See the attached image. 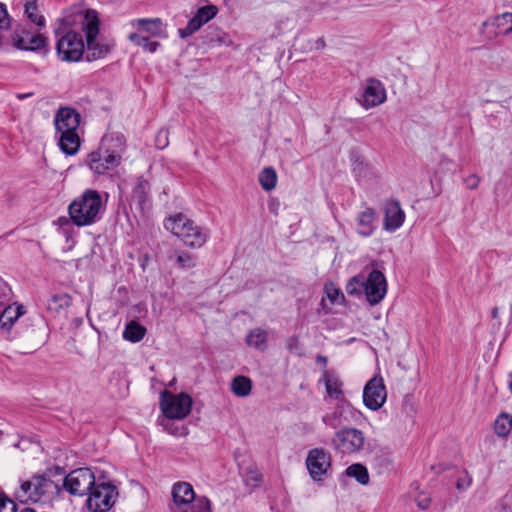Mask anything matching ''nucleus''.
<instances>
[{"instance_id":"f257e3e1","label":"nucleus","mask_w":512,"mask_h":512,"mask_svg":"<svg viewBox=\"0 0 512 512\" xmlns=\"http://www.w3.org/2000/svg\"><path fill=\"white\" fill-rule=\"evenodd\" d=\"M72 16L58 18L53 24L56 54L60 61L78 63L84 60L85 41L81 32L74 29Z\"/></svg>"},{"instance_id":"f03ea898","label":"nucleus","mask_w":512,"mask_h":512,"mask_svg":"<svg viewBox=\"0 0 512 512\" xmlns=\"http://www.w3.org/2000/svg\"><path fill=\"white\" fill-rule=\"evenodd\" d=\"M105 212V205L97 190L86 189L68 206V214L72 225L77 227L91 226L100 221Z\"/></svg>"},{"instance_id":"7ed1b4c3","label":"nucleus","mask_w":512,"mask_h":512,"mask_svg":"<svg viewBox=\"0 0 512 512\" xmlns=\"http://www.w3.org/2000/svg\"><path fill=\"white\" fill-rule=\"evenodd\" d=\"M81 17L82 31L85 34L84 60L93 62L104 59L112 50L113 45L98 40L100 19L95 10L88 9Z\"/></svg>"},{"instance_id":"20e7f679","label":"nucleus","mask_w":512,"mask_h":512,"mask_svg":"<svg viewBox=\"0 0 512 512\" xmlns=\"http://www.w3.org/2000/svg\"><path fill=\"white\" fill-rule=\"evenodd\" d=\"M164 227L190 248L202 247L209 238V230L194 223L183 213L170 215L164 220Z\"/></svg>"},{"instance_id":"39448f33","label":"nucleus","mask_w":512,"mask_h":512,"mask_svg":"<svg viewBox=\"0 0 512 512\" xmlns=\"http://www.w3.org/2000/svg\"><path fill=\"white\" fill-rule=\"evenodd\" d=\"M104 478V476L97 478L93 489L87 495L86 507L90 512L109 511L119 496L118 488Z\"/></svg>"},{"instance_id":"423d86ee","label":"nucleus","mask_w":512,"mask_h":512,"mask_svg":"<svg viewBox=\"0 0 512 512\" xmlns=\"http://www.w3.org/2000/svg\"><path fill=\"white\" fill-rule=\"evenodd\" d=\"M192 404L191 396L185 392L174 395L165 390L161 393L160 408L169 421L186 418L191 412Z\"/></svg>"},{"instance_id":"0eeeda50","label":"nucleus","mask_w":512,"mask_h":512,"mask_svg":"<svg viewBox=\"0 0 512 512\" xmlns=\"http://www.w3.org/2000/svg\"><path fill=\"white\" fill-rule=\"evenodd\" d=\"M97 480L90 468L83 467L71 471L65 475L62 488L73 496H87Z\"/></svg>"},{"instance_id":"6e6552de","label":"nucleus","mask_w":512,"mask_h":512,"mask_svg":"<svg viewBox=\"0 0 512 512\" xmlns=\"http://www.w3.org/2000/svg\"><path fill=\"white\" fill-rule=\"evenodd\" d=\"M65 470L62 467L55 466L48 469L44 474L33 476V491L28 499L32 502H38L43 498H48L60 492V486L51 479V476H63Z\"/></svg>"},{"instance_id":"1a4fd4ad","label":"nucleus","mask_w":512,"mask_h":512,"mask_svg":"<svg viewBox=\"0 0 512 512\" xmlns=\"http://www.w3.org/2000/svg\"><path fill=\"white\" fill-rule=\"evenodd\" d=\"M365 443L364 433L356 428H341L333 439L334 448L343 454L359 452Z\"/></svg>"},{"instance_id":"9d476101","label":"nucleus","mask_w":512,"mask_h":512,"mask_svg":"<svg viewBox=\"0 0 512 512\" xmlns=\"http://www.w3.org/2000/svg\"><path fill=\"white\" fill-rule=\"evenodd\" d=\"M331 454L323 448H314L308 452L306 466L314 481H322L331 469Z\"/></svg>"},{"instance_id":"9b49d317","label":"nucleus","mask_w":512,"mask_h":512,"mask_svg":"<svg viewBox=\"0 0 512 512\" xmlns=\"http://www.w3.org/2000/svg\"><path fill=\"white\" fill-rule=\"evenodd\" d=\"M387 391L384 380L380 375L373 376L364 386L363 403L366 408L377 411L385 403Z\"/></svg>"},{"instance_id":"f8f14e48","label":"nucleus","mask_w":512,"mask_h":512,"mask_svg":"<svg viewBox=\"0 0 512 512\" xmlns=\"http://www.w3.org/2000/svg\"><path fill=\"white\" fill-rule=\"evenodd\" d=\"M361 412L356 410L346 399L338 401L332 413L323 416L322 420L325 425L334 429L346 428L345 425L350 423L351 419H357L361 416Z\"/></svg>"},{"instance_id":"ddd939ff","label":"nucleus","mask_w":512,"mask_h":512,"mask_svg":"<svg viewBox=\"0 0 512 512\" xmlns=\"http://www.w3.org/2000/svg\"><path fill=\"white\" fill-rule=\"evenodd\" d=\"M387 293V281L385 275L377 269H373L365 279V295L370 305L379 304Z\"/></svg>"},{"instance_id":"4468645a","label":"nucleus","mask_w":512,"mask_h":512,"mask_svg":"<svg viewBox=\"0 0 512 512\" xmlns=\"http://www.w3.org/2000/svg\"><path fill=\"white\" fill-rule=\"evenodd\" d=\"M121 162V156L113 155L101 147L92 151L87 156V165L96 174H104L109 169L117 167Z\"/></svg>"},{"instance_id":"2eb2a0df","label":"nucleus","mask_w":512,"mask_h":512,"mask_svg":"<svg viewBox=\"0 0 512 512\" xmlns=\"http://www.w3.org/2000/svg\"><path fill=\"white\" fill-rule=\"evenodd\" d=\"M386 89L383 83L376 78H369L362 93L360 103L363 108L370 109L386 101Z\"/></svg>"},{"instance_id":"dca6fc26","label":"nucleus","mask_w":512,"mask_h":512,"mask_svg":"<svg viewBox=\"0 0 512 512\" xmlns=\"http://www.w3.org/2000/svg\"><path fill=\"white\" fill-rule=\"evenodd\" d=\"M404 221L405 212L401 208L399 200L395 198L387 199L384 203V230L395 232L403 225Z\"/></svg>"},{"instance_id":"f3484780","label":"nucleus","mask_w":512,"mask_h":512,"mask_svg":"<svg viewBox=\"0 0 512 512\" xmlns=\"http://www.w3.org/2000/svg\"><path fill=\"white\" fill-rule=\"evenodd\" d=\"M81 121L80 113L71 107L60 108L54 117L56 133L78 131Z\"/></svg>"},{"instance_id":"a211bd4d","label":"nucleus","mask_w":512,"mask_h":512,"mask_svg":"<svg viewBox=\"0 0 512 512\" xmlns=\"http://www.w3.org/2000/svg\"><path fill=\"white\" fill-rule=\"evenodd\" d=\"M11 42L18 50L42 52L43 55H46L49 52L48 38L40 33L31 36L28 39V42H25V40L18 35H11Z\"/></svg>"},{"instance_id":"6ab92c4d","label":"nucleus","mask_w":512,"mask_h":512,"mask_svg":"<svg viewBox=\"0 0 512 512\" xmlns=\"http://www.w3.org/2000/svg\"><path fill=\"white\" fill-rule=\"evenodd\" d=\"M202 44L207 48H216L220 46H230L233 41L228 33L217 26H208L201 35Z\"/></svg>"},{"instance_id":"aec40b11","label":"nucleus","mask_w":512,"mask_h":512,"mask_svg":"<svg viewBox=\"0 0 512 512\" xmlns=\"http://www.w3.org/2000/svg\"><path fill=\"white\" fill-rule=\"evenodd\" d=\"M58 146L62 153L67 156L76 155L81 146V139L78 131L56 133Z\"/></svg>"},{"instance_id":"412c9836","label":"nucleus","mask_w":512,"mask_h":512,"mask_svg":"<svg viewBox=\"0 0 512 512\" xmlns=\"http://www.w3.org/2000/svg\"><path fill=\"white\" fill-rule=\"evenodd\" d=\"M101 149L121 156L126 147V138L121 132H110L101 139Z\"/></svg>"},{"instance_id":"4be33fe9","label":"nucleus","mask_w":512,"mask_h":512,"mask_svg":"<svg viewBox=\"0 0 512 512\" xmlns=\"http://www.w3.org/2000/svg\"><path fill=\"white\" fill-rule=\"evenodd\" d=\"M172 498L177 506L188 505L195 500V492L193 486L184 481L176 482L172 486Z\"/></svg>"},{"instance_id":"5701e85b","label":"nucleus","mask_w":512,"mask_h":512,"mask_svg":"<svg viewBox=\"0 0 512 512\" xmlns=\"http://www.w3.org/2000/svg\"><path fill=\"white\" fill-rule=\"evenodd\" d=\"M151 185L148 180L143 176L137 178V181L132 189V200L137 204L140 210H144L150 200Z\"/></svg>"},{"instance_id":"b1692460","label":"nucleus","mask_w":512,"mask_h":512,"mask_svg":"<svg viewBox=\"0 0 512 512\" xmlns=\"http://www.w3.org/2000/svg\"><path fill=\"white\" fill-rule=\"evenodd\" d=\"M376 219V211L367 207L365 210L361 211L357 216V233L363 237L371 236L375 231V222Z\"/></svg>"},{"instance_id":"393cba45","label":"nucleus","mask_w":512,"mask_h":512,"mask_svg":"<svg viewBox=\"0 0 512 512\" xmlns=\"http://www.w3.org/2000/svg\"><path fill=\"white\" fill-rule=\"evenodd\" d=\"M25 313L23 305L13 307L10 303L0 307V327L3 330H9L16 320Z\"/></svg>"},{"instance_id":"a878e982","label":"nucleus","mask_w":512,"mask_h":512,"mask_svg":"<svg viewBox=\"0 0 512 512\" xmlns=\"http://www.w3.org/2000/svg\"><path fill=\"white\" fill-rule=\"evenodd\" d=\"M323 380L326 392L330 398L338 401L345 399L342 390L343 383L334 372L325 369L323 372Z\"/></svg>"},{"instance_id":"bb28decb","label":"nucleus","mask_w":512,"mask_h":512,"mask_svg":"<svg viewBox=\"0 0 512 512\" xmlns=\"http://www.w3.org/2000/svg\"><path fill=\"white\" fill-rule=\"evenodd\" d=\"M132 25L138 29L137 33H147L152 37L162 35L163 22L160 18H138L132 21Z\"/></svg>"},{"instance_id":"cd10ccee","label":"nucleus","mask_w":512,"mask_h":512,"mask_svg":"<svg viewBox=\"0 0 512 512\" xmlns=\"http://www.w3.org/2000/svg\"><path fill=\"white\" fill-rule=\"evenodd\" d=\"M268 332L262 328H254L246 335V343L261 352H264L268 345Z\"/></svg>"},{"instance_id":"c85d7f7f","label":"nucleus","mask_w":512,"mask_h":512,"mask_svg":"<svg viewBox=\"0 0 512 512\" xmlns=\"http://www.w3.org/2000/svg\"><path fill=\"white\" fill-rule=\"evenodd\" d=\"M146 328L138 321H129L123 331V339L131 343L140 342L146 335Z\"/></svg>"},{"instance_id":"c756f323","label":"nucleus","mask_w":512,"mask_h":512,"mask_svg":"<svg viewBox=\"0 0 512 512\" xmlns=\"http://www.w3.org/2000/svg\"><path fill=\"white\" fill-rule=\"evenodd\" d=\"M493 429L500 438H507L512 430V414L501 412L495 419Z\"/></svg>"},{"instance_id":"7c9ffc66","label":"nucleus","mask_w":512,"mask_h":512,"mask_svg":"<svg viewBox=\"0 0 512 512\" xmlns=\"http://www.w3.org/2000/svg\"><path fill=\"white\" fill-rule=\"evenodd\" d=\"M344 473L346 476L354 478L361 485L369 484L370 477L368 469L361 463H354L348 466Z\"/></svg>"},{"instance_id":"2f4dec72","label":"nucleus","mask_w":512,"mask_h":512,"mask_svg":"<svg viewBox=\"0 0 512 512\" xmlns=\"http://www.w3.org/2000/svg\"><path fill=\"white\" fill-rule=\"evenodd\" d=\"M252 381L249 377L239 375L231 382V391L238 397H246L251 393Z\"/></svg>"},{"instance_id":"473e14b6","label":"nucleus","mask_w":512,"mask_h":512,"mask_svg":"<svg viewBox=\"0 0 512 512\" xmlns=\"http://www.w3.org/2000/svg\"><path fill=\"white\" fill-rule=\"evenodd\" d=\"M277 173L273 167H265L259 174V184L264 191H271L277 185Z\"/></svg>"},{"instance_id":"72a5a7b5","label":"nucleus","mask_w":512,"mask_h":512,"mask_svg":"<svg viewBox=\"0 0 512 512\" xmlns=\"http://www.w3.org/2000/svg\"><path fill=\"white\" fill-rule=\"evenodd\" d=\"M128 39L135 45L142 47L144 51L154 53L160 47V43L157 41H151L148 36H144L141 33H130Z\"/></svg>"},{"instance_id":"f704fd0d","label":"nucleus","mask_w":512,"mask_h":512,"mask_svg":"<svg viewBox=\"0 0 512 512\" xmlns=\"http://www.w3.org/2000/svg\"><path fill=\"white\" fill-rule=\"evenodd\" d=\"M346 292L350 296H361L365 293V277L362 274H357L349 279L346 284Z\"/></svg>"},{"instance_id":"c9c22d12","label":"nucleus","mask_w":512,"mask_h":512,"mask_svg":"<svg viewBox=\"0 0 512 512\" xmlns=\"http://www.w3.org/2000/svg\"><path fill=\"white\" fill-rule=\"evenodd\" d=\"M38 5H31L28 9V5H24V14L27 19L38 26L39 28H43L46 26L45 17L38 12Z\"/></svg>"},{"instance_id":"e433bc0d","label":"nucleus","mask_w":512,"mask_h":512,"mask_svg":"<svg viewBox=\"0 0 512 512\" xmlns=\"http://www.w3.org/2000/svg\"><path fill=\"white\" fill-rule=\"evenodd\" d=\"M494 25L499 29V32L507 35L512 32V13L505 12L498 15L494 20Z\"/></svg>"},{"instance_id":"4c0bfd02","label":"nucleus","mask_w":512,"mask_h":512,"mask_svg":"<svg viewBox=\"0 0 512 512\" xmlns=\"http://www.w3.org/2000/svg\"><path fill=\"white\" fill-rule=\"evenodd\" d=\"M218 12V8L215 5H206L200 7L194 17L199 20V22L204 25L213 19Z\"/></svg>"},{"instance_id":"58836bf2","label":"nucleus","mask_w":512,"mask_h":512,"mask_svg":"<svg viewBox=\"0 0 512 512\" xmlns=\"http://www.w3.org/2000/svg\"><path fill=\"white\" fill-rule=\"evenodd\" d=\"M72 298L70 295L63 294H55L51 297L49 301V309H54L55 311H59L60 309L67 308L71 305Z\"/></svg>"},{"instance_id":"ea45409f","label":"nucleus","mask_w":512,"mask_h":512,"mask_svg":"<svg viewBox=\"0 0 512 512\" xmlns=\"http://www.w3.org/2000/svg\"><path fill=\"white\" fill-rule=\"evenodd\" d=\"M190 510L191 512H212V503L206 496H195Z\"/></svg>"},{"instance_id":"a19ab883","label":"nucleus","mask_w":512,"mask_h":512,"mask_svg":"<svg viewBox=\"0 0 512 512\" xmlns=\"http://www.w3.org/2000/svg\"><path fill=\"white\" fill-rule=\"evenodd\" d=\"M176 263L181 269H190L195 267V257L185 251L176 252Z\"/></svg>"},{"instance_id":"79ce46f5","label":"nucleus","mask_w":512,"mask_h":512,"mask_svg":"<svg viewBox=\"0 0 512 512\" xmlns=\"http://www.w3.org/2000/svg\"><path fill=\"white\" fill-rule=\"evenodd\" d=\"M203 25L194 16L188 21L184 28L178 30L179 36L182 39L190 37L193 33L198 31Z\"/></svg>"},{"instance_id":"37998d69","label":"nucleus","mask_w":512,"mask_h":512,"mask_svg":"<svg viewBox=\"0 0 512 512\" xmlns=\"http://www.w3.org/2000/svg\"><path fill=\"white\" fill-rule=\"evenodd\" d=\"M0 512H18L17 504L0 490Z\"/></svg>"},{"instance_id":"c03bdc74","label":"nucleus","mask_w":512,"mask_h":512,"mask_svg":"<svg viewBox=\"0 0 512 512\" xmlns=\"http://www.w3.org/2000/svg\"><path fill=\"white\" fill-rule=\"evenodd\" d=\"M262 481L263 475L257 468L248 470L245 478L246 484H251L253 487L256 488L261 484Z\"/></svg>"},{"instance_id":"a18cd8bd","label":"nucleus","mask_w":512,"mask_h":512,"mask_svg":"<svg viewBox=\"0 0 512 512\" xmlns=\"http://www.w3.org/2000/svg\"><path fill=\"white\" fill-rule=\"evenodd\" d=\"M12 290L9 285L0 277V307L10 303Z\"/></svg>"},{"instance_id":"49530a36","label":"nucleus","mask_w":512,"mask_h":512,"mask_svg":"<svg viewBox=\"0 0 512 512\" xmlns=\"http://www.w3.org/2000/svg\"><path fill=\"white\" fill-rule=\"evenodd\" d=\"M286 348L291 352V353H294V354H297V355H302V347H301V344H300V340H299V337L296 336V335H292L290 337L287 338L286 340Z\"/></svg>"},{"instance_id":"de8ad7c7","label":"nucleus","mask_w":512,"mask_h":512,"mask_svg":"<svg viewBox=\"0 0 512 512\" xmlns=\"http://www.w3.org/2000/svg\"><path fill=\"white\" fill-rule=\"evenodd\" d=\"M325 290H326L327 297L332 304L339 302V300H340V302H343L345 300V296L339 288L326 287Z\"/></svg>"},{"instance_id":"09e8293b","label":"nucleus","mask_w":512,"mask_h":512,"mask_svg":"<svg viewBox=\"0 0 512 512\" xmlns=\"http://www.w3.org/2000/svg\"><path fill=\"white\" fill-rule=\"evenodd\" d=\"M11 17L8 14L6 5L0 2V29H9Z\"/></svg>"},{"instance_id":"8fccbe9b","label":"nucleus","mask_w":512,"mask_h":512,"mask_svg":"<svg viewBox=\"0 0 512 512\" xmlns=\"http://www.w3.org/2000/svg\"><path fill=\"white\" fill-rule=\"evenodd\" d=\"M415 502H416V505L419 509L421 510H426L429 508L430 506V503H431V497L424 493V492H421L418 494V496L415 498Z\"/></svg>"},{"instance_id":"3c124183","label":"nucleus","mask_w":512,"mask_h":512,"mask_svg":"<svg viewBox=\"0 0 512 512\" xmlns=\"http://www.w3.org/2000/svg\"><path fill=\"white\" fill-rule=\"evenodd\" d=\"M155 143L158 149H164L168 145V130L160 129L156 135Z\"/></svg>"},{"instance_id":"603ef678","label":"nucleus","mask_w":512,"mask_h":512,"mask_svg":"<svg viewBox=\"0 0 512 512\" xmlns=\"http://www.w3.org/2000/svg\"><path fill=\"white\" fill-rule=\"evenodd\" d=\"M481 178L477 174H471L464 179V184L470 190L478 188Z\"/></svg>"},{"instance_id":"864d4df0","label":"nucleus","mask_w":512,"mask_h":512,"mask_svg":"<svg viewBox=\"0 0 512 512\" xmlns=\"http://www.w3.org/2000/svg\"><path fill=\"white\" fill-rule=\"evenodd\" d=\"M173 424L167 423L164 425L165 430L174 436H185L187 434V428L185 426L182 427H172Z\"/></svg>"},{"instance_id":"5fc2aeb1","label":"nucleus","mask_w":512,"mask_h":512,"mask_svg":"<svg viewBox=\"0 0 512 512\" xmlns=\"http://www.w3.org/2000/svg\"><path fill=\"white\" fill-rule=\"evenodd\" d=\"M471 483H472L471 477L468 475H465L464 477H460L457 479L456 488L460 491H463V490H466L467 488H469Z\"/></svg>"},{"instance_id":"6e6d98bb","label":"nucleus","mask_w":512,"mask_h":512,"mask_svg":"<svg viewBox=\"0 0 512 512\" xmlns=\"http://www.w3.org/2000/svg\"><path fill=\"white\" fill-rule=\"evenodd\" d=\"M12 35H18L19 37H22L23 40H25V42H28V39L34 35V33H32V31L30 29H27V28H21V29H16Z\"/></svg>"},{"instance_id":"4d7b16f0","label":"nucleus","mask_w":512,"mask_h":512,"mask_svg":"<svg viewBox=\"0 0 512 512\" xmlns=\"http://www.w3.org/2000/svg\"><path fill=\"white\" fill-rule=\"evenodd\" d=\"M20 488L25 495H29L33 491V478L31 480L23 481Z\"/></svg>"},{"instance_id":"13d9d810","label":"nucleus","mask_w":512,"mask_h":512,"mask_svg":"<svg viewBox=\"0 0 512 512\" xmlns=\"http://www.w3.org/2000/svg\"><path fill=\"white\" fill-rule=\"evenodd\" d=\"M354 168L353 171H360V169L364 166L363 160L360 159L359 156H356L354 162H353Z\"/></svg>"},{"instance_id":"bf43d9fd","label":"nucleus","mask_w":512,"mask_h":512,"mask_svg":"<svg viewBox=\"0 0 512 512\" xmlns=\"http://www.w3.org/2000/svg\"><path fill=\"white\" fill-rule=\"evenodd\" d=\"M325 46H326V42L323 37H320L315 41V49L322 50L325 48Z\"/></svg>"},{"instance_id":"052dcab7","label":"nucleus","mask_w":512,"mask_h":512,"mask_svg":"<svg viewBox=\"0 0 512 512\" xmlns=\"http://www.w3.org/2000/svg\"><path fill=\"white\" fill-rule=\"evenodd\" d=\"M58 222H59L60 226L62 227V229L66 228V226H70V224H72L70 217L69 218L59 217Z\"/></svg>"},{"instance_id":"680f3d73","label":"nucleus","mask_w":512,"mask_h":512,"mask_svg":"<svg viewBox=\"0 0 512 512\" xmlns=\"http://www.w3.org/2000/svg\"><path fill=\"white\" fill-rule=\"evenodd\" d=\"M34 95L33 92H28V93H17L16 94V98L19 99V100H24V99H27L29 97H32Z\"/></svg>"},{"instance_id":"e2e57ef3","label":"nucleus","mask_w":512,"mask_h":512,"mask_svg":"<svg viewBox=\"0 0 512 512\" xmlns=\"http://www.w3.org/2000/svg\"><path fill=\"white\" fill-rule=\"evenodd\" d=\"M317 363H320L323 367L327 365V357L323 355H318L316 359Z\"/></svg>"},{"instance_id":"0e129e2a","label":"nucleus","mask_w":512,"mask_h":512,"mask_svg":"<svg viewBox=\"0 0 512 512\" xmlns=\"http://www.w3.org/2000/svg\"><path fill=\"white\" fill-rule=\"evenodd\" d=\"M431 469L434 470L436 473H440L441 471L446 470L447 467L443 464H439L438 466H431Z\"/></svg>"},{"instance_id":"69168bd1","label":"nucleus","mask_w":512,"mask_h":512,"mask_svg":"<svg viewBox=\"0 0 512 512\" xmlns=\"http://www.w3.org/2000/svg\"><path fill=\"white\" fill-rule=\"evenodd\" d=\"M491 316H492L493 319H498L499 318V309H498V307H493L492 308Z\"/></svg>"},{"instance_id":"338daca9","label":"nucleus","mask_w":512,"mask_h":512,"mask_svg":"<svg viewBox=\"0 0 512 512\" xmlns=\"http://www.w3.org/2000/svg\"><path fill=\"white\" fill-rule=\"evenodd\" d=\"M63 234L66 238V241H69L70 238L72 237V232L67 228H63Z\"/></svg>"},{"instance_id":"774afa93","label":"nucleus","mask_w":512,"mask_h":512,"mask_svg":"<svg viewBox=\"0 0 512 512\" xmlns=\"http://www.w3.org/2000/svg\"><path fill=\"white\" fill-rule=\"evenodd\" d=\"M20 512H37V511L33 508L25 507Z\"/></svg>"}]
</instances>
